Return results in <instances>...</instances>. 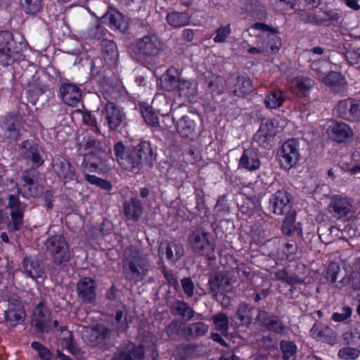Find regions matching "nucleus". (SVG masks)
<instances>
[{
    "label": "nucleus",
    "instance_id": "f257e3e1",
    "mask_svg": "<svg viewBox=\"0 0 360 360\" xmlns=\"http://www.w3.org/2000/svg\"><path fill=\"white\" fill-rule=\"evenodd\" d=\"M113 151L119 165L125 170L138 173L144 164L153 165L155 156L148 141H142L136 146L126 149L122 142L113 146Z\"/></svg>",
    "mask_w": 360,
    "mask_h": 360
},
{
    "label": "nucleus",
    "instance_id": "f03ea898",
    "mask_svg": "<svg viewBox=\"0 0 360 360\" xmlns=\"http://www.w3.org/2000/svg\"><path fill=\"white\" fill-rule=\"evenodd\" d=\"M122 264L125 278L134 283L143 280L152 269L148 255L133 246L125 250Z\"/></svg>",
    "mask_w": 360,
    "mask_h": 360
},
{
    "label": "nucleus",
    "instance_id": "7ed1b4c3",
    "mask_svg": "<svg viewBox=\"0 0 360 360\" xmlns=\"http://www.w3.org/2000/svg\"><path fill=\"white\" fill-rule=\"evenodd\" d=\"M25 44L21 42L17 44L11 32H0V63L9 65L19 60L22 56Z\"/></svg>",
    "mask_w": 360,
    "mask_h": 360
},
{
    "label": "nucleus",
    "instance_id": "20e7f679",
    "mask_svg": "<svg viewBox=\"0 0 360 360\" xmlns=\"http://www.w3.org/2000/svg\"><path fill=\"white\" fill-rule=\"evenodd\" d=\"M192 251L199 255L210 257L214 252L215 243L212 234L204 229H196L188 237Z\"/></svg>",
    "mask_w": 360,
    "mask_h": 360
},
{
    "label": "nucleus",
    "instance_id": "39448f33",
    "mask_svg": "<svg viewBox=\"0 0 360 360\" xmlns=\"http://www.w3.org/2000/svg\"><path fill=\"white\" fill-rule=\"evenodd\" d=\"M136 55L143 59H153L158 57L162 51V44L154 33H148L136 41Z\"/></svg>",
    "mask_w": 360,
    "mask_h": 360
},
{
    "label": "nucleus",
    "instance_id": "423d86ee",
    "mask_svg": "<svg viewBox=\"0 0 360 360\" xmlns=\"http://www.w3.org/2000/svg\"><path fill=\"white\" fill-rule=\"evenodd\" d=\"M255 321V323L266 331L280 335H285L288 333V327L281 319L274 314L266 311L264 308L257 309Z\"/></svg>",
    "mask_w": 360,
    "mask_h": 360
},
{
    "label": "nucleus",
    "instance_id": "0eeeda50",
    "mask_svg": "<svg viewBox=\"0 0 360 360\" xmlns=\"http://www.w3.org/2000/svg\"><path fill=\"white\" fill-rule=\"evenodd\" d=\"M44 245L47 251L52 255L54 264L60 265L70 261L68 244L62 235H54L48 238Z\"/></svg>",
    "mask_w": 360,
    "mask_h": 360
},
{
    "label": "nucleus",
    "instance_id": "6e6552de",
    "mask_svg": "<svg viewBox=\"0 0 360 360\" xmlns=\"http://www.w3.org/2000/svg\"><path fill=\"white\" fill-rule=\"evenodd\" d=\"M278 160L281 167L289 170L295 167L300 160V143L296 139H291L283 143L278 151Z\"/></svg>",
    "mask_w": 360,
    "mask_h": 360
},
{
    "label": "nucleus",
    "instance_id": "1a4fd4ad",
    "mask_svg": "<svg viewBox=\"0 0 360 360\" xmlns=\"http://www.w3.org/2000/svg\"><path fill=\"white\" fill-rule=\"evenodd\" d=\"M7 208L9 210L11 221L8 224V230L10 232L18 231L24 224V214L27 205L22 202L19 198L11 194L8 198Z\"/></svg>",
    "mask_w": 360,
    "mask_h": 360
},
{
    "label": "nucleus",
    "instance_id": "9d476101",
    "mask_svg": "<svg viewBox=\"0 0 360 360\" xmlns=\"http://www.w3.org/2000/svg\"><path fill=\"white\" fill-rule=\"evenodd\" d=\"M101 114L110 131H118L122 125L125 124V112L122 108L112 102H107Z\"/></svg>",
    "mask_w": 360,
    "mask_h": 360
},
{
    "label": "nucleus",
    "instance_id": "9b49d317",
    "mask_svg": "<svg viewBox=\"0 0 360 360\" xmlns=\"http://www.w3.org/2000/svg\"><path fill=\"white\" fill-rule=\"evenodd\" d=\"M0 127L4 138L12 141H18L24 131L22 121L16 114H8L1 117Z\"/></svg>",
    "mask_w": 360,
    "mask_h": 360
},
{
    "label": "nucleus",
    "instance_id": "f8f14e48",
    "mask_svg": "<svg viewBox=\"0 0 360 360\" xmlns=\"http://www.w3.org/2000/svg\"><path fill=\"white\" fill-rule=\"evenodd\" d=\"M51 312L46 302L41 300L33 309L31 324L40 333H49Z\"/></svg>",
    "mask_w": 360,
    "mask_h": 360
},
{
    "label": "nucleus",
    "instance_id": "ddd939ff",
    "mask_svg": "<svg viewBox=\"0 0 360 360\" xmlns=\"http://www.w3.org/2000/svg\"><path fill=\"white\" fill-rule=\"evenodd\" d=\"M198 122L199 117L195 114L182 116L176 124L178 133L183 138L194 139L200 133Z\"/></svg>",
    "mask_w": 360,
    "mask_h": 360
},
{
    "label": "nucleus",
    "instance_id": "4468645a",
    "mask_svg": "<svg viewBox=\"0 0 360 360\" xmlns=\"http://www.w3.org/2000/svg\"><path fill=\"white\" fill-rule=\"evenodd\" d=\"M207 285L211 292L223 294L233 290V279L227 272L219 271L210 276Z\"/></svg>",
    "mask_w": 360,
    "mask_h": 360
},
{
    "label": "nucleus",
    "instance_id": "2eb2a0df",
    "mask_svg": "<svg viewBox=\"0 0 360 360\" xmlns=\"http://www.w3.org/2000/svg\"><path fill=\"white\" fill-rule=\"evenodd\" d=\"M291 195L285 190L276 191L269 199V208L276 214L288 213L291 209Z\"/></svg>",
    "mask_w": 360,
    "mask_h": 360
},
{
    "label": "nucleus",
    "instance_id": "dca6fc26",
    "mask_svg": "<svg viewBox=\"0 0 360 360\" xmlns=\"http://www.w3.org/2000/svg\"><path fill=\"white\" fill-rule=\"evenodd\" d=\"M226 89L236 96H243L253 91L252 82L245 76L233 75L226 79Z\"/></svg>",
    "mask_w": 360,
    "mask_h": 360
},
{
    "label": "nucleus",
    "instance_id": "f3484780",
    "mask_svg": "<svg viewBox=\"0 0 360 360\" xmlns=\"http://www.w3.org/2000/svg\"><path fill=\"white\" fill-rule=\"evenodd\" d=\"M20 154L22 159L31 161L37 167L44 163L41 156V149L32 141H24L19 144Z\"/></svg>",
    "mask_w": 360,
    "mask_h": 360
},
{
    "label": "nucleus",
    "instance_id": "a211bd4d",
    "mask_svg": "<svg viewBox=\"0 0 360 360\" xmlns=\"http://www.w3.org/2000/svg\"><path fill=\"white\" fill-rule=\"evenodd\" d=\"M252 27L262 30L264 32H267L268 34L266 35H262V37L264 39V47H265V51L267 50V48L269 47L271 51H278L281 45V39L278 37V30L276 28L270 27L269 25L262 22H256L252 25Z\"/></svg>",
    "mask_w": 360,
    "mask_h": 360
},
{
    "label": "nucleus",
    "instance_id": "6ab92c4d",
    "mask_svg": "<svg viewBox=\"0 0 360 360\" xmlns=\"http://www.w3.org/2000/svg\"><path fill=\"white\" fill-rule=\"evenodd\" d=\"M144 356L145 350L143 346L127 341L120 346L116 360H143Z\"/></svg>",
    "mask_w": 360,
    "mask_h": 360
},
{
    "label": "nucleus",
    "instance_id": "aec40b11",
    "mask_svg": "<svg viewBox=\"0 0 360 360\" xmlns=\"http://www.w3.org/2000/svg\"><path fill=\"white\" fill-rule=\"evenodd\" d=\"M54 172L64 182L73 181L75 177V170L70 162L63 157H58L53 161Z\"/></svg>",
    "mask_w": 360,
    "mask_h": 360
},
{
    "label": "nucleus",
    "instance_id": "412c9836",
    "mask_svg": "<svg viewBox=\"0 0 360 360\" xmlns=\"http://www.w3.org/2000/svg\"><path fill=\"white\" fill-rule=\"evenodd\" d=\"M59 93L63 101L69 106H76L81 101V89L73 84L63 83L60 86Z\"/></svg>",
    "mask_w": 360,
    "mask_h": 360
},
{
    "label": "nucleus",
    "instance_id": "4be33fe9",
    "mask_svg": "<svg viewBox=\"0 0 360 360\" xmlns=\"http://www.w3.org/2000/svg\"><path fill=\"white\" fill-rule=\"evenodd\" d=\"M313 338L322 341L330 345H334L337 341L336 333L329 326L316 323L310 330Z\"/></svg>",
    "mask_w": 360,
    "mask_h": 360
},
{
    "label": "nucleus",
    "instance_id": "5701e85b",
    "mask_svg": "<svg viewBox=\"0 0 360 360\" xmlns=\"http://www.w3.org/2000/svg\"><path fill=\"white\" fill-rule=\"evenodd\" d=\"M176 91L182 103L192 102L198 94V84L195 80L183 78Z\"/></svg>",
    "mask_w": 360,
    "mask_h": 360
},
{
    "label": "nucleus",
    "instance_id": "b1692460",
    "mask_svg": "<svg viewBox=\"0 0 360 360\" xmlns=\"http://www.w3.org/2000/svg\"><path fill=\"white\" fill-rule=\"evenodd\" d=\"M78 296L84 302L91 303L96 298V283L94 280L85 277L79 280L77 285Z\"/></svg>",
    "mask_w": 360,
    "mask_h": 360
},
{
    "label": "nucleus",
    "instance_id": "393cba45",
    "mask_svg": "<svg viewBox=\"0 0 360 360\" xmlns=\"http://www.w3.org/2000/svg\"><path fill=\"white\" fill-rule=\"evenodd\" d=\"M315 84V81L311 78L299 76L292 80L290 89L297 96L305 97L309 95Z\"/></svg>",
    "mask_w": 360,
    "mask_h": 360
},
{
    "label": "nucleus",
    "instance_id": "a878e982",
    "mask_svg": "<svg viewBox=\"0 0 360 360\" xmlns=\"http://www.w3.org/2000/svg\"><path fill=\"white\" fill-rule=\"evenodd\" d=\"M351 208L349 200L346 198L333 195L328 206V210L337 219L346 216Z\"/></svg>",
    "mask_w": 360,
    "mask_h": 360
},
{
    "label": "nucleus",
    "instance_id": "bb28decb",
    "mask_svg": "<svg viewBox=\"0 0 360 360\" xmlns=\"http://www.w3.org/2000/svg\"><path fill=\"white\" fill-rule=\"evenodd\" d=\"M25 312L22 304L17 302L15 304L11 302L8 309L5 311V321L11 327H14L24 321Z\"/></svg>",
    "mask_w": 360,
    "mask_h": 360
},
{
    "label": "nucleus",
    "instance_id": "cd10ccee",
    "mask_svg": "<svg viewBox=\"0 0 360 360\" xmlns=\"http://www.w3.org/2000/svg\"><path fill=\"white\" fill-rule=\"evenodd\" d=\"M22 267L25 274L32 279L41 278L44 274L43 264L37 259L31 256L24 257Z\"/></svg>",
    "mask_w": 360,
    "mask_h": 360
},
{
    "label": "nucleus",
    "instance_id": "c85d7f7f",
    "mask_svg": "<svg viewBox=\"0 0 360 360\" xmlns=\"http://www.w3.org/2000/svg\"><path fill=\"white\" fill-rule=\"evenodd\" d=\"M259 166L260 161L258 150L252 148L244 150L240 158L239 168L254 171L257 169Z\"/></svg>",
    "mask_w": 360,
    "mask_h": 360
},
{
    "label": "nucleus",
    "instance_id": "c756f323",
    "mask_svg": "<svg viewBox=\"0 0 360 360\" xmlns=\"http://www.w3.org/2000/svg\"><path fill=\"white\" fill-rule=\"evenodd\" d=\"M112 330L104 326L91 328L88 332V341L91 347L103 345L110 338Z\"/></svg>",
    "mask_w": 360,
    "mask_h": 360
},
{
    "label": "nucleus",
    "instance_id": "7c9ffc66",
    "mask_svg": "<svg viewBox=\"0 0 360 360\" xmlns=\"http://www.w3.org/2000/svg\"><path fill=\"white\" fill-rule=\"evenodd\" d=\"M321 81L335 93L342 92L346 89L345 79L340 72L331 71L325 75Z\"/></svg>",
    "mask_w": 360,
    "mask_h": 360
},
{
    "label": "nucleus",
    "instance_id": "2f4dec72",
    "mask_svg": "<svg viewBox=\"0 0 360 360\" xmlns=\"http://www.w3.org/2000/svg\"><path fill=\"white\" fill-rule=\"evenodd\" d=\"M336 112L339 117L354 122V98H347L338 101Z\"/></svg>",
    "mask_w": 360,
    "mask_h": 360
},
{
    "label": "nucleus",
    "instance_id": "473e14b6",
    "mask_svg": "<svg viewBox=\"0 0 360 360\" xmlns=\"http://www.w3.org/2000/svg\"><path fill=\"white\" fill-rule=\"evenodd\" d=\"M182 79L183 78L178 70L174 68H172L168 69L162 75L161 85L166 91H176Z\"/></svg>",
    "mask_w": 360,
    "mask_h": 360
},
{
    "label": "nucleus",
    "instance_id": "72a5a7b5",
    "mask_svg": "<svg viewBox=\"0 0 360 360\" xmlns=\"http://www.w3.org/2000/svg\"><path fill=\"white\" fill-rule=\"evenodd\" d=\"M330 135L337 142H343L353 135L349 125L342 122H334L330 127Z\"/></svg>",
    "mask_w": 360,
    "mask_h": 360
},
{
    "label": "nucleus",
    "instance_id": "f704fd0d",
    "mask_svg": "<svg viewBox=\"0 0 360 360\" xmlns=\"http://www.w3.org/2000/svg\"><path fill=\"white\" fill-rule=\"evenodd\" d=\"M276 130L272 121L262 123L259 130L254 136L255 141L263 145L276 135Z\"/></svg>",
    "mask_w": 360,
    "mask_h": 360
},
{
    "label": "nucleus",
    "instance_id": "c9c22d12",
    "mask_svg": "<svg viewBox=\"0 0 360 360\" xmlns=\"http://www.w3.org/2000/svg\"><path fill=\"white\" fill-rule=\"evenodd\" d=\"M124 211L127 219L137 221L143 212V207L140 200L131 198L124 205Z\"/></svg>",
    "mask_w": 360,
    "mask_h": 360
},
{
    "label": "nucleus",
    "instance_id": "e433bc0d",
    "mask_svg": "<svg viewBox=\"0 0 360 360\" xmlns=\"http://www.w3.org/2000/svg\"><path fill=\"white\" fill-rule=\"evenodd\" d=\"M101 50L104 60L110 65H114L118 60V51L115 43L109 39L101 41Z\"/></svg>",
    "mask_w": 360,
    "mask_h": 360
},
{
    "label": "nucleus",
    "instance_id": "4c0bfd02",
    "mask_svg": "<svg viewBox=\"0 0 360 360\" xmlns=\"http://www.w3.org/2000/svg\"><path fill=\"white\" fill-rule=\"evenodd\" d=\"M173 315L181 316L185 320H191L195 314L194 310L184 301L176 300L170 307Z\"/></svg>",
    "mask_w": 360,
    "mask_h": 360
},
{
    "label": "nucleus",
    "instance_id": "58836bf2",
    "mask_svg": "<svg viewBox=\"0 0 360 360\" xmlns=\"http://www.w3.org/2000/svg\"><path fill=\"white\" fill-rule=\"evenodd\" d=\"M112 330L117 333L125 332L128 328V322L127 319V310L124 307L115 311V314L111 321Z\"/></svg>",
    "mask_w": 360,
    "mask_h": 360
},
{
    "label": "nucleus",
    "instance_id": "ea45409f",
    "mask_svg": "<svg viewBox=\"0 0 360 360\" xmlns=\"http://www.w3.org/2000/svg\"><path fill=\"white\" fill-rule=\"evenodd\" d=\"M165 253L167 259L174 263L179 260L184 254L183 245L176 240L166 243Z\"/></svg>",
    "mask_w": 360,
    "mask_h": 360
},
{
    "label": "nucleus",
    "instance_id": "a19ab883",
    "mask_svg": "<svg viewBox=\"0 0 360 360\" xmlns=\"http://www.w3.org/2000/svg\"><path fill=\"white\" fill-rule=\"evenodd\" d=\"M226 88V80L221 76L211 75L207 77V90L213 95L222 94Z\"/></svg>",
    "mask_w": 360,
    "mask_h": 360
},
{
    "label": "nucleus",
    "instance_id": "79ce46f5",
    "mask_svg": "<svg viewBox=\"0 0 360 360\" xmlns=\"http://www.w3.org/2000/svg\"><path fill=\"white\" fill-rule=\"evenodd\" d=\"M285 98L286 96L283 91L280 90L271 91L266 96L264 104L268 108L277 109L283 105Z\"/></svg>",
    "mask_w": 360,
    "mask_h": 360
},
{
    "label": "nucleus",
    "instance_id": "37998d69",
    "mask_svg": "<svg viewBox=\"0 0 360 360\" xmlns=\"http://www.w3.org/2000/svg\"><path fill=\"white\" fill-rule=\"evenodd\" d=\"M209 330V326L204 322L197 321L189 323L185 328V334L193 338L204 336Z\"/></svg>",
    "mask_w": 360,
    "mask_h": 360
},
{
    "label": "nucleus",
    "instance_id": "c03bdc74",
    "mask_svg": "<svg viewBox=\"0 0 360 360\" xmlns=\"http://www.w3.org/2000/svg\"><path fill=\"white\" fill-rule=\"evenodd\" d=\"M214 328L220 332L221 335H226L229 331V321L227 315L223 312H219L212 316Z\"/></svg>",
    "mask_w": 360,
    "mask_h": 360
},
{
    "label": "nucleus",
    "instance_id": "a18cd8bd",
    "mask_svg": "<svg viewBox=\"0 0 360 360\" xmlns=\"http://www.w3.org/2000/svg\"><path fill=\"white\" fill-rule=\"evenodd\" d=\"M253 307L245 302L239 304L236 316L240 320V324L243 326H249L252 321V311Z\"/></svg>",
    "mask_w": 360,
    "mask_h": 360
},
{
    "label": "nucleus",
    "instance_id": "49530a36",
    "mask_svg": "<svg viewBox=\"0 0 360 360\" xmlns=\"http://www.w3.org/2000/svg\"><path fill=\"white\" fill-rule=\"evenodd\" d=\"M167 21L174 27H181L189 23V17L186 13L172 12L167 14Z\"/></svg>",
    "mask_w": 360,
    "mask_h": 360
},
{
    "label": "nucleus",
    "instance_id": "de8ad7c7",
    "mask_svg": "<svg viewBox=\"0 0 360 360\" xmlns=\"http://www.w3.org/2000/svg\"><path fill=\"white\" fill-rule=\"evenodd\" d=\"M197 348L195 344H181L176 348V355L180 360H188L195 356Z\"/></svg>",
    "mask_w": 360,
    "mask_h": 360
},
{
    "label": "nucleus",
    "instance_id": "09e8293b",
    "mask_svg": "<svg viewBox=\"0 0 360 360\" xmlns=\"http://www.w3.org/2000/svg\"><path fill=\"white\" fill-rule=\"evenodd\" d=\"M108 18L110 25L115 27L120 32H124L128 30V22L120 12H111L108 14Z\"/></svg>",
    "mask_w": 360,
    "mask_h": 360
},
{
    "label": "nucleus",
    "instance_id": "8fccbe9b",
    "mask_svg": "<svg viewBox=\"0 0 360 360\" xmlns=\"http://www.w3.org/2000/svg\"><path fill=\"white\" fill-rule=\"evenodd\" d=\"M275 277L276 280L286 283L289 285H294L302 283L303 279L295 274L289 272L286 269H283L277 271L275 273Z\"/></svg>",
    "mask_w": 360,
    "mask_h": 360
},
{
    "label": "nucleus",
    "instance_id": "3c124183",
    "mask_svg": "<svg viewBox=\"0 0 360 360\" xmlns=\"http://www.w3.org/2000/svg\"><path fill=\"white\" fill-rule=\"evenodd\" d=\"M60 330L64 333L63 337L61 339L62 348L67 349L72 354H77L79 352V349L73 344L72 333L67 330L66 326L61 327Z\"/></svg>",
    "mask_w": 360,
    "mask_h": 360
},
{
    "label": "nucleus",
    "instance_id": "603ef678",
    "mask_svg": "<svg viewBox=\"0 0 360 360\" xmlns=\"http://www.w3.org/2000/svg\"><path fill=\"white\" fill-rule=\"evenodd\" d=\"M279 345L283 360H290L295 356L297 347L293 342L283 340L280 342Z\"/></svg>",
    "mask_w": 360,
    "mask_h": 360
},
{
    "label": "nucleus",
    "instance_id": "864d4df0",
    "mask_svg": "<svg viewBox=\"0 0 360 360\" xmlns=\"http://www.w3.org/2000/svg\"><path fill=\"white\" fill-rule=\"evenodd\" d=\"M22 9L27 14L34 15L41 9V0H20Z\"/></svg>",
    "mask_w": 360,
    "mask_h": 360
},
{
    "label": "nucleus",
    "instance_id": "5fc2aeb1",
    "mask_svg": "<svg viewBox=\"0 0 360 360\" xmlns=\"http://www.w3.org/2000/svg\"><path fill=\"white\" fill-rule=\"evenodd\" d=\"M300 19L304 23H309L317 26L324 25V20L314 13L309 12L306 10H301L298 12Z\"/></svg>",
    "mask_w": 360,
    "mask_h": 360
},
{
    "label": "nucleus",
    "instance_id": "6e6d98bb",
    "mask_svg": "<svg viewBox=\"0 0 360 360\" xmlns=\"http://www.w3.org/2000/svg\"><path fill=\"white\" fill-rule=\"evenodd\" d=\"M295 214L296 212L294 211L285 217L281 226L282 233L284 235L290 236L295 231Z\"/></svg>",
    "mask_w": 360,
    "mask_h": 360
},
{
    "label": "nucleus",
    "instance_id": "4d7b16f0",
    "mask_svg": "<svg viewBox=\"0 0 360 360\" xmlns=\"http://www.w3.org/2000/svg\"><path fill=\"white\" fill-rule=\"evenodd\" d=\"M142 115L145 122L152 127H157L159 124L158 117L149 106L143 105L141 108Z\"/></svg>",
    "mask_w": 360,
    "mask_h": 360
},
{
    "label": "nucleus",
    "instance_id": "13d9d810",
    "mask_svg": "<svg viewBox=\"0 0 360 360\" xmlns=\"http://www.w3.org/2000/svg\"><path fill=\"white\" fill-rule=\"evenodd\" d=\"M360 355V349L350 347L341 348L338 353L339 359L342 360H354Z\"/></svg>",
    "mask_w": 360,
    "mask_h": 360
},
{
    "label": "nucleus",
    "instance_id": "bf43d9fd",
    "mask_svg": "<svg viewBox=\"0 0 360 360\" xmlns=\"http://www.w3.org/2000/svg\"><path fill=\"white\" fill-rule=\"evenodd\" d=\"M342 338L347 345H356L360 342V330L352 328L342 334Z\"/></svg>",
    "mask_w": 360,
    "mask_h": 360
},
{
    "label": "nucleus",
    "instance_id": "052dcab7",
    "mask_svg": "<svg viewBox=\"0 0 360 360\" xmlns=\"http://www.w3.org/2000/svg\"><path fill=\"white\" fill-rule=\"evenodd\" d=\"M86 181L90 184L96 185L105 191H110L112 187L109 181L103 179L95 175H86Z\"/></svg>",
    "mask_w": 360,
    "mask_h": 360
},
{
    "label": "nucleus",
    "instance_id": "680f3d73",
    "mask_svg": "<svg viewBox=\"0 0 360 360\" xmlns=\"http://www.w3.org/2000/svg\"><path fill=\"white\" fill-rule=\"evenodd\" d=\"M311 69L313 70L317 77L321 80L325 77L327 70L328 63L325 60H315L311 63Z\"/></svg>",
    "mask_w": 360,
    "mask_h": 360
},
{
    "label": "nucleus",
    "instance_id": "e2e57ef3",
    "mask_svg": "<svg viewBox=\"0 0 360 360\" xmlns=\"http://www.w3.org/2000/svg\"><path fill=\"white\" fill-rule=\"evenodd\" d=\"M32 348L38 352L41 360H51L52 353L51 351L39 342H33L31 344Z\"/></svg>",
    "mask_w": 360,
    "mask_h": 360
},
{
    "label": "nucleus",
    "instance_id": "0e129e2a",
    "mask_svg": "<svg viewBox=\"0 0 360 360\" xmlns=\"http://www.w3.org/2000/svg\"><path fill=\"white\" fill-rule=\"evenodd\" d=\"M231 30L229 24L226 26H221L216 30V36L213 40L215 43L224 42L231 34Z\"/></svg>",
    "mask_w": 360,
    "mask_h": 360
},
{
    "label": "nucleus",
    "instance_id": "69168bd1",
    "mask_svg": "<svg viewBox=\"0 0 360 360\" xmlns=\"http://www.w3.org/2000/svg\"><path fill=\"white\" fill-rule=\"evenodd\" d=\"M340 271V267L338 263L332 262L329 264L326 273V279L328 281L334 283L337 278L338 275Z\"/></svg>",
    "mask_w": 360,
    "mask_h": 360
},
{
    "label": "nucleus",
    "instance_id": "338daca9",
    "mask_svg": "<svg viewBox=\"0 0 360 360\" xmlns=\"http://www.w3.org/2000/svg\"><path fill=\"white\" fill-rule=\"evenodd\" d=\"M341 282L350 285L354 290H360V274L352 273L348 278H344Z\"/></svg>",
    "mask_w": 360,
    "mask_h": 360
},
{
    "label": "nucleus",
    "instance_id": "774afa93",
    "mask_svg": "<svg viewBox=\"0 0 360 360\" xmlns=\"http://www.w3.org/2000/svg\"><path fill=\"white\" fill-rule=\"evenodd\" d=\"M352 315V309L347 306L344 307L340 312H335L332 314V319L336 322H342L349 319Z\"/></svg>",
    "mask_w": 360,
    "mask_h": 360
}]
</instances>
